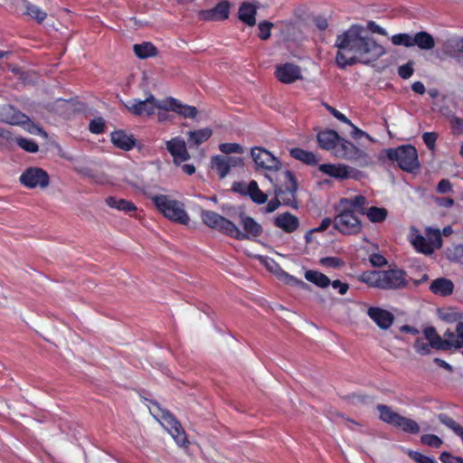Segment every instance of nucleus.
<instances>
[{"label": "nucleus", "mask_w": 463, "mask_h": 463, "mask_svg": "<svg viewBox=\"0 0 463 463\" xmlns=\"http://www.w3.org/2000/svg\"><path fill=\"white\" fill-rule=\"evenodd\" d=\"M338 52L335 61L344 68L356 61L369 63L385 54V48L375 42L368 32L360 25H353L335 40Z\"/></svg>", "instance_id": "nucleus-1"}, {"label": "nucleus", "mask_w": 463, "mask_h": 463, "mask_svg": "<svg viewBox=\"0 0 463 463\" xmlns=\"http://www.w3.org/2000/svg\"><path fill=\"white\" fill-rule=\"evenodd\" d=\"M359 279L370 287L383 289H394L405 285L404 273L402 270H372L360 275Z\"/></svg>", "instance_id": "nucleus-2"}, {"label": "nucleus", "mask_w": 463, "mask_h": 463, "mask_svg": "<svg viewBox=\"0 0 463 463\" xmlns=\"http://www.w3.org/2000/svg\"><path fill=\"white\" fill-rule=\"evenodd\" d=\"M152 201L164 216L169 220L182 224L189 222V216L181 202L165 194L155 195L152 197Z\"/></svg>", "instance_id": "nucleus-3"}, {"label": "nucleus", "mask_w": 463, "mask_h": 463, "mask_svg": "<svg viewBox=\"0 0 463 463\" xmlns=\"http://www.w3.org/2000/svg\"><path fill=\"white\" fill-rule=\"evenodd\" d=\"M385 154L404 171L413 172L420 166L417 150L411 145L386 149Z\"/></svg>", "instance_id": "nucleus-4"}, {"label": "nucleus", "mask_w": 463, "mask_h": 463, "mask_svg": "<svg viewBox=\"0 0 463 463\" xmlns=\"http://www.w3.org/2000/svg\"><path fill=\"white\" fill-rule=\"evenodd\" d=\"M280 175L286 182V190L283 191L280 187H278L277 184H274V194L277 198L272 199L268 203L266 206L267 213H273L279 208L280 204L279 198H280L284 203L288 205H292L296 201L295 194L297 192L298 185L294 175L289 171H283Z\"/></svg>", "instance_id": "nucleus-5"}, {"label": "nucleus", "mask_w": 463, "mask_h": 463, "mask_svg": "<svg viewBox=\"0 0 463 463\" xmlns=\"http://www.w3.org/2000/svg\"><path fill=\"white\" fill-rule=\"evenodd\" d=\"M151 414L171 434L176 444L180 447L188 444L186 435L179 422L168 412L161 410L157 405L149 408Z\"/></svg>", "instance_id": "nucleus-6"}, {"label": "nucleus", "mask_w": 463, "mask_h": 463, "mask_svg": "<svg viewBox=\"0 0 463 463\" xmlns=\"http://www.w3.org/2000/svg\"><path fill=\"white\" fill-rule=\"evenodd\" d=\"M333 156L356 163L361 166H367L371 163L368 153L344 137H341L340 141H338Z\"/></svg>", "instance_id": "nucleus-7"}, {"label": "nucleus", "mask_w": 463, "mask_h": 463, "mask_svg": "<svg viewBox=\"0 0 463 463\" xmlns=\"http://www.w3.org/2000/svg\"><path fill=\"white\" fill-rule=\"evenodd\" d=\"M201 218L204 224L232 238L243 237L241 230L231 221L213 211H202Z\"/></svg>", "instance_id": "nucleus-8"}, {"label": "nucleus", "mask_w": 463, "mask_h": 463, "mask_svg": "<svg viewBox=\"0 0 463 463\" xmlns=\"http://www.w3.org/2000/svg\"><path fill=\"white\" fill-rule=\"evenodd\" d=\"M166 98L157 99L149 94L145 100L129 99L124 102V106L133 114L144 117L156 113V109H165Z\"/></svg>", "instance_id": "nucleus-9"}, {"label": "nucleus", "mask_w": 463, "mask_h": 463, "mask_svg": "<svg viewBox=\"0 0 463 463\" xmlns=\"http://www.w3.org/2000/svg\"><path fill=\"white\" fill-rule=\"evenodd\" d=\"M338 213L334 219V227L339 232L346 235L358 233L362 229V222L354 213L345 210L337 205Z\"/></svg>", "instance_id": "nucleus-10"}, {"label": "nucleus", "mask_w": 463, "mask_h": 463, "mask_svg": "<svg viewBox=\"0 0 463 463\" xmlns=\"http://www.w3.org/2000/svg\"><path fill=\"white\" fill-rule=\"evenodd\" d=\"M250 155L258 169L278 172L281 168L279 159L264 148L254 147Z\"/></svg>", "instance_id": "nucleus-11"}, {"label": "nucleus", "mask_w": 463, "mask_h": 463, "mask_svg": "<svg viewBox=\"0 0 463 463\" xmlns=\"http://www.w3.org/2000/svg\"><path fill=\"white\" fill-rule=\"evenodd\" d=\"M20 181L28 188H44L49 184V175L42 168L30 167L21 175Z\"/></svg>", "instance_id": "nucleus-12"}, {"label": "nucleus", "mask_w": 463, "mask_h": 463, "mask_svg": "<svg viewBox=\"0 0 463 463\" xmlns=\"http://www.w3.org/2000/svg\"><path fill=\"white\" fill-rule=\"evenodd\" d=\"M165 148L173 157L175 165H181L190 159V154L187 150L186 143L181 137H175L165 140Z\"/></svg>", "instance_id": "nucleus-13"}, {"label": "nucleus", "mask_w": 463, "mask_h": 463, "mask_svg": "<svg viewBox=\"0 0 463 463\" xmlns=\"http://www.w3.org/2000/svg\"><path fill=\"white\" fill-rule=\"evenodd\" d=\"M232 190L241 194L250 196V199L258 204H262L268 200V194L260 191L258 183L254 180L248 183H234L232 185Z\"/></svg>", "instance_id": "nucleus-14"}, {"label": "nucleus", "mask_w": 463, "mask_h": 463, "mask_svg": "<svg viewBox=\"0 0 463 463\" xmlns=\"http://www.w3.org/2000/svg\"><path fill=\"white\" fill-rule=\"evenodd\" d=\"M318 170L323 175L340 181L354 177L355 172L352 166L345 164H322L318 165Z\"/></svg>", "instance_id": "nucleus-15"}, {"label": "nucleus", "mask_w": 463, "mask_h": 463, "mask_svg": "<svg viewBox=\"0 0 463 463\" xmlns=\"http://www.w3.org/2000/svg\"><path fill=\"white\" fill-rule=\"evenodd\" d=\"M263 263L270 272H272L279 280L283 281L285 284L290 286H298L303 288L307 287L305 282L284 271L280 266L272 259H265Z\"/></svg>", "instance_id": "nucleus-16"}, {"label": "nucleus", "mask_w": 463, "mask_h": 463, "mask_svg": "<svg viewBox=\"0 0 463 463\" xmlns=\"http://www.w3.org/2000/svg\"><path fill=\"white\" fill-rule=\"evenodd\" d=\"M367 316L379 328L383 330L388 329L394 321V317L391 312L378 307H369L367 310Z\"/></svg>", "instance_id": "nucleus-17"}, {"label": "nucleus", "mask_w": 463, "mask_h": 463, "mask_svg": "<svg viewBox=\"0 0 463 463\" xmlns=\"http://www.w3.org/2000/svg\"><path fill=\"white\" fill-rule=\"evenodd\" d=\"M165 109H171L179 116L185 118H194L197 116V109L194 106L184 104L178 99L168 97L166 98Z\"/></svg>", "instance_id": "nucleus-18"}, {"label": "nucleus", "mask_w": 463, "mask_h": 463, "mask_svg": "<svg viewBox=\"0 0 463 463\" xmlns=\"http://www.w3.org/2000/svg\"><path fill=\"white\" fill-rule=\"evenodd\" d=\"M230 4L227 1L219 3L214 8L202 11L200 17L205 21H222L229 17Z\"/></svg>", "instance_id": "nucleus-19"}, {"label": "nucleus", "mask_w": 463, "mask_h": 463, "mask_svg": "<svg viewBox=\"0 0 463 463\" xmlns=\"http://www.w3.org/2000/svg\"><path fill=\"white\" fill-rule=\"evenodd\" d=\"M241 223L243 227V232L241 233L243 237L236 238L237 240H245L259 237L262 233V227L253 218L241 214L240 216Z\"/></svg>", "instance_id": "nucleus-20"}, {"label": "nucleus", "mask_w": 463, "mask_h": 463, "mask_svg": "<svg viewBox=\"0 0 463 463\" xmlns=\"http://www.w3.org/2000/svg\"><path fill=\"white\" fill-rule=\"evenodd\" d=\"M276 77L284 83H291L300 78V70L298 66L292 63H285L278 66Z\"/></svg>", "instance_id": "nucleus-21"}, {"label": "nucleus", "mask_w": 463, "mask_h": 463, "mask_svg": "<svg viewBox=\"0 0 463 463\" xmlns=\"http://www.w3.org/2000/svg\"><path fill=\"white\" fill-rule=\"evenodd\" d=\"M27 120V116L10 105L0 107V121L10 125H20Z\"/></svg>", "instance_id": "nucleus-22"}, {"label": "nucleus", "mask_w": 463, "mask_h": 463, "mask_svg": "<svg viewBox=\"0 0 463 463\" xmlns=\"http://www.w3.org/2000/svg\"><path fill=\"white\" fill-rule=\"evenodd\" d=\"M368 201L364 195L356 194L340 199L337 205L345 210L352 211L353 213L354 211H357L364 213Z\"/></svg>", "instance_id": "nucleus-23"}, {"label": "nucleus", "mask_w": 463, "mask_h": 463, "mask_svg": "<svg viewBox=\"0 0 463 463\" xmlns=\"http://www.w3.org/2000/svg\"><path fill=\"white\" fill-rule=\"evenodd\" d=\"M410 241L416 249L417 251L423 253L425 255H430L433 253L430 242L428 241L427 236L424 237L420 234V231L415 227H411L410 230Z\"/></svg>", "instance_id": "nucleus-24"}, {"label": "nucleus", "mask_w": 463, "mask_h": 463, "mask_svg": "<svg viewBox=\"0 0 463 463\" xmlns=\"http://www.w3.org/2000/svg\"><path fill=\"white\" fill-rule=\"evenodd\" d=\"M341 137L334 130H325L317 134V142L321 148L334 154Z\"/></svg>", "instance_id": "nucleus-25"}, {"label": "nucleus", "mask_w": 463, "mask_h": 463, "mask_svg": "<svg viewBox=\"0 0 463 463\" xmlns=\"http://www.w3.org/2000/svg\"><path fill=\"white\" fill-rule=\"evenodd\" d=\"M274 224L276 227L290 233L298 228L299 222L295 215L289 213H283L274 218Z\"/></svg>", "instance_id": "nucleus-26"}, {"label": "nucleus", "mask_w": 463, "mask_h": 463, "mask_svg": "<svg viewBox=\"0 0 463 463\" xmlns=\"http://www.w3.org/2000/svg\"><path fill=\"white\" fill-rule=\"evenodd\" d=\"M444 336L446 337L447 350L463 347V322H458L454 331L447 329Z\"/></svg>", "instance_id": "nucleus-27"}, {"label": "nucleus", "mask_w": 463, "mask_h": 463, "mask_svg": "<svg viewBox=\"0 0 463 463\" xmlns=\"http://www.w3.org/2000/svg\"><path fill=\"white\" fill-rule=\"evenodd\" d=\"M111 142L114 146L123 150H130L136 145L134 137L123 130L112 132Z\"/></svg>", "instance_id": "nucleus-28"}, {"label": "nucleus", "mask_w": 463, "mask_h": 463, "mask_svg": "<svg viewBox=\"0 0 463 463\" xmlns=\"http://www.w3.org/2000/svg\"><path fill=\"white\" fill-rule=\"evenodd\" d=\"M430 288L435 294L447 296L453 292L454 284L451 280L441 278L432 281Z\"/></svg>", "instance_id": "nucleus-29"}, {"label": "nucleus", "mask_w": 463, "mask_h": 463, "mask_svg": "<svg viewBox=\"0 0 463 463\" xmlns=\"http://www.w3.org/2000/svg\"><path fill=\"white\" fill-rule=\"evenodd\" d=\"M424 336L431 347L447 350L446 337L443 335V338H441L433 327L426 328L424 330Z\"/></svg>", "instance_id": "nucleus-30"}, {"label": "nucleus", "mask_w": 463, "mask_h": 463, "mask_svg": "<svg viewBox=\"0 0 463 463\" xmlns=\"http://www.w3.org/2000/svg\"><path fill=\"white\" fill-rule=\"evenodd\" d=\"M289 154L292 157L309 165H315L319 162V159L314 153L306 151L299 147L291 148Z\"/></svg>", "instance_id": "nucleus-31"}, {"label": "nucleus", "mask_w": 463, "mask_h": 463, "mask_svg": "<svg viewBox=\"0 0 463 463\" xmlns=\"http://www.w3.org/2000/svg\"><path fill=\"white\" fill-rule=\"evenodd\" d=\"M133 50L135 54L142 60L155 57L157 54L156 46L149 42H143L141 43L135 44L133 46Z\"/></svg>", "instance_id": "nucleus-32"}, {"label": "nucleus", "mask_w": 463, "mask_h": 463, "mask_svg": "<svg viewBox=\"0 0 463 463\" xmlns=\"http://www.w3.org/2000/svg\"><path fill=\"white\" fill-rule=\"evenodd\" d=\"M22 5L24 13L31 18L42 23L47 16V14L39 6L29 3L27 0H18Z\"/></svg>", "instance_id": "nucleus-33"}, {"label": "nucleus", "mask_w": 463, "mask_h": 463, "mask_svg": "<svg viewBox=\"0 0 463 463\" xmlns=\"http://www.w3.org/2000/svg\"><path fill=\"white\" fill-rule=\"evenodd\" d=\"M211 167L222 179L226 177L230 172L227 159L222 156H213L211 160Z\"/></svg>", "instance_id": "nucleus-34"}, {"label": "nucleus", "mask_w": 463, "mask_h": 463, "mask_svg": "<svg viewBox=\"0 0 463 463\" xmlns=\"http://www.w3.org/2000/svg\"><path fill=\"white\" fill-rule=\"evenodd\" d=\"M256 7L250 4H243L239 9V18L250 26L256 24Z\"/></svg>", "instance_id": "nucleus-35"}, {"label": "nucleus", "mask_w": 463, "mask_h": 463, "mask_svg": "<svg viewBox=\"0 0 463 463\" xmlns=\"http://www.w3.org/2000/svg\"><path fill=\"white\" fill-rule=\"evenodd\" d=\"M417 45L420 50H431L435 46L433 37L426 33L420 32L413 35V46Z\"/></svg>", "instance_id": "nucleus-36"}, {"label": "nucleus", "mask_w": 463, "mask_h": 463, "mask_svg": "<svg viewBox=\"0 0 463 463\" xmlns=\"http://www.w3.org/2000/svg\"><path fill=\"white\" fill-rule=\"evenodd\" d=\"M445 52L452 58H459L463 54V39L452 38L445 43Z\"/></svg>", "instance_id": "nucleus-37"}, {"label": "nucleus", "mask_w": 463, "mask_h": 463, "mask_svg": "<svg viewBox=\"0 0 463 463\" xmlns=\"http://www.w3.org/2000/svg\"><path fill=\"white\" fill-rule=\"evenodd\" d=\"M305 279L322 288L328 287L331 283L327 276L317 270H307L305 272Z\"/></svg>", "instance_id": "nucleus-38"}, {"label": "nucleus", "mask_w": 463, "mask_h": 463, "mask_svg": "<svg viewBox=\"0 0 463 463\" xmlns=\"http://www.w3.org/2000/svg\"><path fill=\"white\" fill-rule=\"evenodd\" d=\"M107 204L114 209L123 211L126 213L133 212L137 209L136 205L122 198L116 197H109L107 200Z\"/></svg>", "instance_id": "nucleus-39"}, {"label": "nucleus", "mask_w": 463, "mask_h": 463, "mask_svg": "<svg viewBox=\"0 0 463 463\" xmlns=\"http://www.w3.org/2000/svg\"><path fill=\"white\" fill-rule=\"evenodd\" d=\"M212 134V129L208 128L187 133L189 142L197 146L208 140Z\"/></svg>", "instance_id": "nucleus-40"}, {"label": "nucleus", "mask_w": 463, "mask_h": 463, "mask_svg": "<svg viewBox=\"0 0 463 463\" xmlns=\"http://www.w3.org/2000/svg\"><path fill=\"white\" fill-rule=\"evenodd\" d=\"M377 411L379 412V418L383 421L392 426L396 424V421L401 416L397 412L393 411L390 407L382 404L377 406Z\"/></svg>", "instance_id": "nucleus-41"}, {"label": "nucleus", "mask_w": 463, "mask_h": 463, "mask_svg": "<svg viewBox=\"0 0 463 463\" xmlns=\"http://www.w3.org/2000/svg\"><path fill=\"white\" fill-rule=\"evenodd\" d=\"M438 315L441 320L448 323L461 322L460 319L463 317L462 314L453 307L439 309Z\"/></svg>", "instance_id": "nucleus-42"}, {"label": "nucleus", "mask_w": 463, "mask_h": 463, "mask_svg": "<svg viewBox=\"0 0 463 463\" xmlns=\"http://www.w3.org/2000/svg\"><path fill=\"white\" fill-rule=\"evenodd\" d=\"M394 427L409 433H418L420 431V427L415 420L405 418L402 415L399 417Z\"/></svg>", "instance_id": "nucleus-43"}, {"label": "nucleus", "mask_w": 463, "mask_h": 463, "mask_svg": "<svg viewBox=\"0 0 463 463\" xmlns=\"http://www.w3.org/2000/svg\"><path fill=\"white\" fill-rule=\"evenodd\" d=\"M425 234L428 238V241L430 242V247H431V250L433 252L436 249L441 248V246H442L441 232L439 229L426 227Z\"/></svg>", "instance_id": "nucleus-44"}, {"label": "nucleus", "mask_w": 463, "mask_h": 463, "mask_svg": "<svg viewBox=\"0 0 463 463\" xmlns=\"http://www.w3.org/2000/svg\"><path fill=\"white\" fill-rule=\"evenodd\" d=\"M372 222H382L387 217V211L382 207L372 206L364 213Z\"/></svg>", "instance_id": "nucleus-45"}, {"label": "nucleus", "mask_w": 463, "mask_h": 463, "mask_svg": "<svg viewBox=\"0 0 463 463\" xmlns=\"http://www.w3.org/2000/svg\"><path fill=\"white\" fill-rule=\"evenodd\" d=\"M445 253L449 260L463 264V244L453 245L448 248Z\"/></svg>", "instance_id": "nucleus-46"}, {"label": "nucleus", "mask_w": 463, "mask_h": 463, "mask_svg": "<svg viewBox=\"0 0 463 463\" xmlns=\"http://www.w3.org/2000/svg\"><path fill=\"white\" fill-rule=\"evenodd\" d=\"M439 419L441 423L452 430L463 441V427L446 415H439Z\"/></svg>", "instance_id": "nucleus-47"}, {"label": "nucleus", "mask_w": 463, "mask_h": 463, "mask_svg": "<svg viewBox=\"0 0 463 463\" xmlns=\"http://www.w3.org/2000/svg\"><path fill=\"white\" fill-rule=\"evenodd\" d=\"M14 140L15 143L26 152L36 153L39 149L38 145L31 139H27L22 137H16Z\"/></svg>", "instance_id": "nucleus-48"}, {"label": "nucleus", "mask_w": 463, "mask_h": 463, "mask_svg": "<svg viewBox=\"0 0 463 463\" xmlns=\"http://www.w3.org/2000/svg\"><path fill=\"white\" fill-rule=\"evenodd\" d=\"M392 43L394 45H402L405 47H412L413 46V35H411L409 33L394 34L392 37Z\"/></svg>", "instance_id": "nucleus-49"}, {"label": "nucleus", "mask_w": 463, "mask_h": 463, "mask_svg": "<svg viewBox=\"0 0 463 463\" xmlns=\"http://www.w3.org/2000/svg\"><path fill=\"white\" fill-rule=\"evenodd\" d=\"M219 149L226 155L242 154L244 152V148L238 143H222L219 145Z\"/></svg>", "instance_id": "nucleus-50"}, {"label": "nucleus", "mask_w": 463, "mask_h": 463, "mask_svg": "<svg viewBox=\"0 0 463 463\" xmlns=\"http://www.w3.org/2000/svg\"><path fill=\"white\" fill-rule=\"evenodd\" d=\"M24 129L32 135H40L43 137H47V134L42 128L32 122L27 117V120L21 124Z\"/></svg>", "instance_id": "nucleus-51"}, {"label": "nucleus", "mask_w": 463, "mask_h": 463, "mask_svg": "<svg viewBox=\"0 0 463 463\" xmlns=\"http://www.w3.org/2000/svg\"><path fill=\"white\" fill-rule=\"evenodd\" d=\"M407 454L416 463H438V461L434 458L428 457L418 451L409 449L407 451Z\"/></svg>", "instance_id": "nucleus-52"}, {"label": "nucleus", "mask_w": 463, "mask_h": 463, "mask_svg": "<svg viewBox=\"0 0 463 463\" xmlns=\"http://www.w3.org/2000/svg\"><path fill=\"white\" fill-rule=\"evenodd\" d=\"M421 442L432 448H439L442 444V440L433 434H425L421 436Z\"/></svg>", "instance_id": "nucleus-53"}, {"label": "nucleus", "mask_w": 463, "mask_h": 463, "mask_svg": "<svg viewBox=\"0 0 463 463\" xmlns=\"http://www.w3.org/2000/svg\"><path fill=\"white\" fill-rule=\"evenodd\" d=\"M104 120L101 118H94L90 123V131L93 134H99L104 129Z\"/></svg>", "instance_id": "nucleus-54"}, {"label": "nucleus", "mask_w": 463, "mask_h": 463, "mask_svg": "<svg viewBox=\"0 0 463 463\" xmlns=\"http://www.w3.org/2000/svg\"><path fill=\"white\" fill-rule=\"evenodd\" d=\"M320 263H321V265H323L325 267H331V268H335V269H337V268H340L343 266V261L340 259L335 258V257L323 258L320 260Z\"/></svg>", "instance_id": "nucleus-55"}, {"label": "nucleus", "mask_w": 463, "mask_h": 463, "mask_svg": "<svg viewBox=\"0 0 463 463\" xmlns=\"http://www.w3.org/2000/svg\"><path fill=\"white\" fill-rule=\"evenodd\" d=\"M272 24L269 22H261L259 24L260 30V38L262 40H267L270 36V29L272 27Z\"/></svg>", "instance_id": "nucleus-56"}, {"label": "nucleus", "mask_w": 463, "mask_h": 463, "mask_svg": "<svg viewBox=\"0 0 463 463\" xmlns=\"http://www.w3.org/2000/svg\"><path fill=\"white\" fill-rule=\"evenodd\" d=\"M415 350L420 354H428L430 350V343H426L424 339H417L414 345Z\"/></svg>", "instance_id": "nucleus-57"}, {"label": "nucleus", "mask_w": 463, "mask_h": 463, "mask_svg": "<svg viewBox=\"0 0 463 463\" xmlns=\"http://www.w3.org/2000/svg\"><path fill=\"white\" fill-rule=\"evenodd\" d=\"M439 459L442 463H463L462 458L452 456L449 452H442Z\"/></svg>", "instance_id": "nucleus-58"}, {"label": "nucleus", "mask_w": 463, "mask_h": 463, "mask_svg": "<svg viewBox=\"0 0 463 463\" xmlns=\"http://www.w3.org/2000/svg\"><path fill=\"white\" fill-rule=\"evenodd\" d=\"M422 139L429 148L433 149L437 140V135L434 132H426L423 134Z\"/></svg>", "instance_id": "nucleus-59"}, {"label": "nucleus", "mask_w": 463, "mask_h": 463, "mask_svg": "<svg viewBox=\"0 0 463 463\" xmlns=\"http://www.w3.org/2000/svg\"><path fill=\"white\" fill-rule=\"evenodd\" d=\"M413 73L412 63L408 62L399 68V75L403 79H409Z\"/></svg>", "instance_id": "nucleus-60"}, {"label": "nucleus", "mask_w": 463, "mask_h": 463, "mask_svg": "<svg viewBox=\"0 0 463 463\" xmlns=\"http://www.w3.org/2000/svg\"><path fill=\"white\" fill-rule=\"evenodd\" d=\"M332 285V287L336 289L338 291V293L340 295H345L348 288H349V286L348 284L346 283H344L340 280H334L333 282L330 283Z\"/></svg>", "instance_id": "nucleus-61"}, {"label": "nucleus", "mask_w": 463, "mask_h": 463, "mask_svg": "<svg viewBox=\"0 0 463 463\" xmlns=\"http://www.w3.org/2000/svg\"><path fill=\"white\" fill-rule=\"evenodd\" d=\"M437 190L439 194H447L452 190V185L447 179H442L437 187Z\"/></svg>", "instance_id": "nucleus-62"}, {"label": "nucleus", "mask_w": 463, "mask_h": 463, "mask_svg": "<svg viewBox=\"0 0 463 463\" xmlns=\"http://www.w3.org/2000/svg\"><path fill=\"white\" fill-rule=\"evenodd\" d=\"M328 110L338 120H340L343 123H345L347 125H352V122L342 112L336 110L335 109H334L332 107H328Z\"/></svg>", "instance_id": "nucleus-63"}, {"label": "nucleus", "mask_w": 463, "mask_h": 463, "mask_svg": "<svg viewBox=\"0 0 463 463\" xmlns=\"http://www.w3.org/2000/svg\"><path fill=\"white\" fill-rule=\"evenodd\" d=\"M228 162L229 169L243 165V160L239 156H225Z\"/></svg>", "instance_id": "nucleus-64"}]
</instances>
